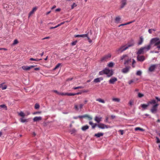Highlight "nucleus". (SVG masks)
I'll return each instance as SVG.
<instances>
[{"mask_svg": "<svg viewBox=\"0 0 160 160\" xmlns=\"http://www.w3.org/2000/svg\"><path fill=\"white\" fill-rule=\"evenodd\" d=\"M130 68V66H127L123 68L122 70V72L124 73H126L129 72Z\"/></svg>", "mask_w": 160, "mask_h": 160, "instance_id": "9", "label": "nucleus"}, {"mask_svg": "<svg viewBox=\"0 0 160 160\" xmlns=\"http://www.w3.org/2000/svg\"><path fill=\"white\" fill-rule=\"evenodd\" d=\"M42 117H36L33 119V120L34 122H37L42 119Z\"/></svg>", "mask_w": 160, "mask_h": 160, "instance_id": "22", "label": "nucleus"}, {"mask_svg": "<svg viewBox=\"0 0 160 160\" xmlns=\"http://www.w3.org/2000/svg\"><path fill=\"white\" fill-rule=\"evenodd\" d=\"M82 118H84L87 117V118H88L90 120H91L92 119V118L90 116H89L88 115H87V114H85V115H82Z\"/></svg>", "mask_w": 160, "mask_h": 160, "instance_id": "29", "label": "nucleus"}, {"mask_svg": "<svg viewBox=\"0 0 160 160\" xmlns=\"http://www.w3.org/2000/svg\"><path fill=\"white\" fill-rule=\"evenodd\" d=\"M88 36V34H82V35H75V37L76 38H84Z\"/></svg>", "mask_w": 160, "mask_h": 160, "instance_id": "19", "label": "nucleus"}, {"mask_svg": "<svg viewBox=\"0 0 160 160\" xmlns=\"http://www.w3.org/2000/svg\"><path fill=\"white\" fill-rule=\"evenodd\" d=\"M18 114L19 115L22 117L23 118H24L25 116V114L22 111H21L19 112L18 113Z\"/></svg>", "mask_w": 160, "mask_h": 160, "instance_id": "31", "label": "nucleus"}, {"mask_svg": "<svg viewBox=\"0 0 160 160\" xmlns=\"http://www.w3.org/2000/svg\"><path fill=\"white\" fill-rule=\"evenodd\" d=\"M81 94V92H77V93H74V95H79V94Z\"/></svg>", "mask_w": 160, "mask_h": 160, "instance_id": "56", "label": "nucleus"}, {"mask_svg": "<svg viewBox=\"0 0 160 160\" xmlns=\"http://www.w3.org/2000/svg\"><path fill=\"white\" fill-rule=\"evenodd\" d=\"M127 4V0H122L121 1V5L120 6V8H123L124 6Z\"/></svg>", "mask_w": 160, "mask_h": 160, "instance_id": "13", "label": "nucleus"}, {"mask_svg": "<svg viewBox=\"0 0 160 160\" xmlns=\"http://www.w3.org/2000/svg\"><path fill=\"white\" fill-rule=\"evenodd\" d=\"M144 52V51L142 47L138 50V51L137 52V54L138 55H140L143 54Z\"/></svg>", "mask_w": 160, "mask_h": 160, "instance_id": "17", "label": "nucleus"}, {"mask_svg": "<svg viewBox=\"0 0 160 160\" xmlns=\"http://www.w3.org/2000/svg\"><path fill=\"white\" fill-rule=\"evenodd\" d=\"M151 44L150 43L149 45L142 47L144 51V52H146L150 50L151 48Z\"/></svg>", "mask_w": 160, "mask_h": 160, "instance_id": "10", "label": "nucleus"}, {"mask_svg": "<svg viewBox=\"0 0 160 160\" xmlns=\"http://www.w3.org/2000/svg\"><path fill=\"white\" fill-rule=\"evenodd\" d=\"M102 118L101 117H99L97 116L95 117L94 120L98 123H99L101 121Z\"/></svg>", "mask_w": 160, "mask_h": 160, "instance_id": "21", "label": "nucleus"}, {"mask_svg": "<svg viewBox=\"0 0 160 160\" xmlns=\"http://www.w3.org/2000/svg\"><path fill=\"white\" fill-rule=\"evenodd\" d=\"M86 37L87 38L88 41L89 43H91L92 42V40L90 39V38L88 36Z\"/></svg>", "mask_w": 160, "mask_h": 160, "instance_id": "53", "label": "nucleus"}, {"mask_svg": "<svg viewBox=\"0 0 160 160\" xmlns=\"http://www.w3.org/2000/svg\"><path fill=\"white\" fill-rule=\"evenodd\" d=\"M0 108H4L6 110H7L8 109L7 106L5 104L0 105Z\"/></svg>", "mask_w": 160, "mask_h": 160, "instance_id": "35", "label": "nucleus"}, {"mask_svg": "<svg viewBox=\"0 0 160 160\" xmlns=\"http://www.w3.org/2000/svg\"><path fill=\"white\" fill-rule=\"evenodd\" d=\"M157 66V64H152L149 67L148 71L149 72H153Z\"/></svg>", "mask_w": 160, "mask_h": 160, "instance_id": "7", "label": "nucleus"}, {"mask_svg": "<svg viewBox=\"0 0 160 160\" xmlns=\"http://www.w3.org/2000/svg\"><path fill=\"white\" fill-rule=\"evenodd\" d=\"M121 18L120 16H118L115 19V22L116 23H118L121 20Z\"/></svg>", "mask_w": 160, "mask_h": 160, "instance_id": "24", "label": "nucleus"}, {"mask_svg": "<svg viewBox=\"0 0 160 160\" xmlns=\"http://www.w3.org/2000/svg\"><path fill=\"white\" fill-rule=\"evenodd\" d=\"M61 9L60 8H58L55 10L56 12H59L61 11Z\"/></svg>", "mask_w": 160, "mask_h": 160, "instance_id": "60", "label": "nucleus"}, {"mask_svg": "<svg viewBox=\"0 0 160 160\" xmlns=\"http://www.w3.org/2000/svg\"><path fill=\"white\" fill-rule=\"evenodd\" d=\"M155 98L158 101H160V98H158L157 97H155Z\"/></svg>", "mask_w": 160, "mask_h": 160, "instance_id": "59", "label": "nucleus"}, {"mask_svg": "<svg viewBox=\"0 0 160 160\" xmlns=\"http://www.w3.org/2000/svg\"><path fill=\"white\" fill-rule=\"evenodd\" d=\"M66 95L68 96H74V93H66Z\"/></svg>", "mask_w": 160, "mask_h": 160, "instance_id": "46", "label": "nucleus"}, {"mask_svg": "<svg viewBox=\"0 0 160 160\" xmlns=\"http://www.w3.org/2000/svg\"><path fill=\"white\" fill-rule=\"evenodd\" d=\"M151 45L154 44V46H157L158 49H160V39L158 38H152L150 41Z\"/></svg>", "mask_w": 160, "mask_h": 160, "instance_id": "1", "label": "nucleus"}, {"mask_svg": "<svg viewBox=\"0 0 160 160\" xmlns=\"http://www.w3.org/2000/svg\"><path fill=\"white\" fill-rule=\"evenodd\" d=\"M103 78L102 77L94 79L93 82L95 83H98L100 82L102 80Z\"/></svg>", "mask_w": 160, "mask_h": 160, "instance_id": "16", "label": "nucleus"}, {"mask_svg": "<svg viewBox=\"0 0 160 160\" xmlns=\"http://www.w3.org/2000/svg\"><path fill=\"white\" fill-rule=\"evenodd\" d=\"M156 139H157V143H160V140L159 139V138H158V137H156Z\"/></svg>", "mask_w": 160, "mask_h": 160, "instance_id": "54", "label": "nucleus"}, {"mask_svg": "<svg viewBox=\"0 0 160 160\" xmlns=\"http://www.w3.org/2000/svg\"><path fill=\"white\" fill-rule=\"evenodd\" d=\"M18 43V41L17 39H15L13 42V44L14 45H16Z\"/></svg>", "mask_w": 160, "mask_h": 160, "instance_id": "48", "label": "nucleus"}, {"mask_svg": "<svg viewBox=\"0 0 160 160\" xmlns=\"http://www.w3.org/2000/svg\"><path fill=\"white\" fill-rule=\"evenodd\" d=\"M40 106L39 104L36 103L35 105V108L36 109H38L39 108Z\"/></svg>", "mask_w": 160, "mask_h": 160, "instance_id": "41", "label": "nucleus"}, {"mask_svg": "<svg viewBox=\"0 0 160 160\" xmlns=\"http://www.w3.org/2000/svg\"><path fill=\"white\" fill-rule=\"evenodd\" d=\"M111 57V54L110 53H108L102 58L101 59V61L102 62L107 61Z\"/></svg>", "mask_w": 160, "mask_h": 160, "instance_id": "3", "label": "nucleus"}, {"mask_svg": "<svg viewBox=\"0 0 160 160\" xmlns=\"http://www.w3.org/2000/svg\"><path fill=\"white\" fill-rule=\"evenodd\" d=\"M83 88V87L78 86V87H74L73 88V89L74 90H76V89H78Z\"/></svg>", "mask_w": 160, "mask_h": 160, "instance_id": "40", "label": "nucleus"}, {"mask_svg": "<svg viewBox=\"0 0 160 160\" xmlns=\"http://www.w3.org/2000/svg\"><path fill=\"white\" fill-rule=\"evenodd\" d=\"M97 126L98 128H101L102 129L108 128L110 127L109 126L105 125L104 124L102 123H100L98 124Z\"/></svg>", "mask_w": 160, "mask_h": 160, "instance_id": "6", "label": "nucleus"}, {"mask_svg": "<svg viewBox=\"0 0 160 160\" xmlns=\"http://www.w3.org/2000/svg\"><path fill=\"white\" fill-rule=\"evenodd\" d=\"M119 131L120 132L121 134V135L123 134V130H120Z\"/></svg>", "mask_w": 160, "mask_h": 160, "instance_id": "62", "label": "nucleus"}, {"mask_svg": "<svg viewBox=\"0 0 160 160\" xmlns=\"http://www.w3.org/2000/svg\"><path fill=\"white\" fill-rule=\"evenodd\" d=\"M89 128V126L88 125H85L83 126L81 129L83 131H85L87 129H88Z\"/></svg>", "mask_w": 160, "mask_h": 160, "instance_id": "26", "label": "nucleus"}, {"mask_svg": "<svg viewBox=\"0 0 160 160\" xmlns=\"http://www.w3.org/2000/svg\"><path fill=\"white\" fill-rule=\"evenodd\" d=\"M82 116H77V117H73V118L74 119H78V118H82Z\"/></svg>", "mask_w": 160, "mask_h": 160, "instance_id": "47", "label": "nucleus"}, {"mask_svg": "<svg viewBox=\"0 0 160 160\" xmlns=\"http://www.w3.org/2000/svg\"><path fill=\"white\" fill-rule=\"evenodd\" d=\"M83 106V104H80L79 105V108L80 109H81L82 108Z\"/></svg>", "mask_w": 160, "mask_h": 160, "instance_id": "61", "label": "nucleus"}, {"mask_svg": "<svg viewBox=\"0 0 160 160\" xmlns=\"http://www.w3.org/2000/svg\"><path fill=\"white\" fill-rule=\"evenodd\" d=\"M89 124L92 126V128H94L95 127L97 126L98 124H94L92 121H90L89 122Z\"/></svg>", "mask_w": 160, "mask_h": 160, "instance_id": "27", "label": "nucleus"}, {"mask_svg": "<svg viewBox=\"0 0 160 160\" xmlns=\"http://www.w3.org/2000/svg\"><path fill=\"white\" fill-rule=\"evenodd\" d=\"M117 80L118 79L116 78L113 77L109 80V83L110 84H114Z\"/></svg>", "mask_w": 160, "mask_h": 160, "instance_id": "8", "label": "nucleus"}, {"mask_svg": "<svg viewBox=\"0 0 160 160\" xmlns=\"http://www.w3.org/2000/svg\"><path fill=\"white\" fill-rule=\"evenodd\" d=\"M137 59L138 61L142 62L145 59V57L143 56L138 55L137 57Z\"/></svg>", "mask_w": 160, "mask_h": 160, "instance_id": "12", "label": "nucleus"}, {"mask_svg": "<svg viewBox=\"0 0 160 160\" xmlns=\"http://www.w3.org/2000/svg\"><path fill=\"white\" fill-rule=\"evenodd\" d=\"M114 64V63L113 62H111L109 63L108 64V66L109 67L112 68L113 67Z\"/></svg>", "mask_w": 160, "mask_h": 160, "instance_id": "34", "label": "nucleus"}, {"mask_svg": "<svg viewBox=\"0 0 160 160\" xmlns=\"http://www.w3.org/2000/svg\"><path fill=\"white\" fill-rule=\"evenodd\" d=\"M144 96V95L143 94H142L140 93H138V97L140 98H141L142 97H143Z\"/></svg>", "mask_w": 160, "mask_h": 160, "instance_id": "44", "label": "nucleus"}, {"mask_svg": "<svg viewBox=\"0 0 160 160\" xmlns=\"http://www.w3.org/2000/svg\"><path fill=\"white\" fill-rule=\"evenodd\" d=\"M132 67L133 68H134L135 67V66L134 65V64L136 62L135 60L134 59H132Z\"/></svg>", "mask_w": 160, "mask_h": 160, "instance_id": "50", "label": "nucleus"}, {"mask_svg": "<svg viewBox=\"0 0 160 160\" xmlns=\"http://www.w3.org/2000/svg\"><path fill=\"white\" fill-rule=\"evenodd\" d=\"M128 56L127 55H123L120 57V60L122 61L124 60L125 61L128 58Z\"/></svg>", "mask_w": 160, "mask_h": 160, "instance_id": "15", "label": "nucleus"}, {"mask_svg": "<svg viewBox=\"0 0 160 160\" xmlns=\"http://www.w3.org/2000/svg\"><path fill=\"white\" fill-rule=\"evenodd\" d=\"M96 100L102 103H105V101L100 98H98L96 99Z\"/></svg>", "mask_w": 160, "mask_h": 160, "instance_id": "30", "label": "nucleus"}, {"mask_svg": "<svg viewBox=\"0 0 160 160\" xmlns=\"http://www.w3.org/2000/svg\"><path fill=\"white\" fill-rule=\"evenodd\" d=\"M50 38V37H45L44 38H42V40H44L45 39H49Z\"/></svg>", "mask_w": 160, "mask_h": 160, "instance_id": "63", "label": "nucleus"}, {"mask_svg": "<svg viewBox=\"0 0 160 160\" xmlns=\"http://www.w3.org/2000/svg\"><path fill=\"white\" fill-rule=\"evenodd\" d=\"M148 103L149 105L150 104H154V105L156 103V101L154 99L151 100L150 101L148 102Z\"/></svg>", "mask_w": 160, "mask_h": 160, "instance_id": "25", "label": "nucleus"}, {"mask_svg": "<svg viewBox=\"0 0 160 160\" xmlns=\"http://www.w3.org/2000/svg\"><path fill=\"white\" fill-rule=\"evenodd\" d=\"M143 41V38L142 36L140 37L139 40L138 42V45H141Z\"/></svg>", "mask_w": 160, "mask_h": 160, "instance_id": "20", "label": "nucleus"}, {"mask_svg": "<svg viewBox=\"0 0 160 160\" xmlns=\"http://www.w3.org/2000/svg\"><path fill=\"white\" fill-rule=\"evenodd\" d=\"M142 72L141 71H138L137 72L136 75L138 76H140L142 74Z\"/></svg>", "mask_w": 160, "mask_h": 160, "instance_id": "43", "label": "nucleus"}, {"mask_svg": "<svg viewBox=\"0 0 160 160\" xmlns=\"http://www.w3.org/2000/svg\"><path fill=\"white\" fill-rule=\"evenodd\" d=\"M135 130L136 131H137V130H140L141 131H143V129L141 128H139V127L136 128H135Z\"/></svg>", "mask_w": 160, "mask_h": 160, "instance_id": "49", "label": "nucleus"}, {"mask_svg": "<svg viewBox=\"0 0 160 160\" xmlns=\"http://www.w3.org/2000/svg\"><path fill=\"white\" fill-rule=\"evenodd\" d=\"M74 108L76 110L78 111L79 110V108L78 107V106L77 104H75Z\"/></svg>", "mask_w": 160, "mask_h": 160, "instance_id": "51", "label": "nucleus"}, {"mask_svg": "<svg viewBox=\"0 0 160 160\" xmlns=\"http://www.w3.org/2000/svg\"><path fill=\"white\" fill-rule=\"evenodd\" d=\"M131 59L128 57V58L125 61L124 64L126 66L128 65L131 62Z\"/></svg>", "mask_w": 160, "mask_h": 160, "instance_id": "14", "label": "nucleus"}, {"mask_svg": "<svg viewBox=\"0 0 160 160\" xmlns=\"http://www.w3.org/2000/svg\"><path fill=\"white\" fill-rule=\"evenodd\" d=\"M37 9V8L36 7H34L32 9V10L29 13V18L31 15L33 14L34 12Z\"/></svg>", "mask_w": 160, "mask_h": 160, "instance_id": "23", "label": "nucleus"}, {"mask_svg": "<svg viewBox=\"0 0 160 160\" xmlns=\"http://www.w3.org/2000/svg\"><path fill=\"white\" fill-rule=\"evenodd\" d=\"M104 133L102 132H99L94 135V136L97 138L100 137L102 136L103 135Z\"/></svg>", "mask_w": 160, "mask_h": 160, "instance_id": "18", "label": "nucleus"}, {"mask_svg": "<svg viewBox=\"0 0 160 160\" xmlns=\"http://www.w3.org/2000/svg\"><path fill=\"white\" fill-rule=\"evenodd\" d=\"M66 93H59V95H66Z\"/></svg>", "mask_w": 160, "mask_h": 160, "instance_id": "58", "label": "nucleus"}, {"mask_svg": "<svg viewBox=\"0 0 160 160\" xmlns=\"http://www.w3.org/2000/svg\"><path fill=\"white\" fill-rule=\"evenodd\" d=\"M3 83L0 84V88H2V90H5L7 88V86L6 85H3Z\"/></svg>", "mask_w": 160, "mask_h": 160, "instance_id": "28", "label": "nucleus"}, {"mask_svg": "<svg viewBox=\"0 0 160 160\" xmlns=\"http://www.w3.org/2000/svg\"><path fill=\"white\" fill-rule=\"evenodd\" d=\"M158 104H155L153 106L151 111L152 113H155L157 111V107L158 106Z\"/></svg>", "mask_w": 160, "mask_h": 160, "instance_id": "5", "label": "nucleus"}, {"mask_svg": "<svg viewBox=\"0 0 160 160\" xmlns=\"http://www.w3.org/2000/svg\"><path fill=\"white\" fill-rule=\"evenodd\" d=\"M34 67V66L33 65L30 66H22V68L23 70H28L31 69V68H33Z\"/></svg>", "mask_w": 160, "mask_h": 160, "instance_id": "11", "label": "nucleus"}, {"mask_svg": "<svg viewBox=\"0 0 160 160\" xmlns=\"http://www.w3.org/2000/svg\"><path fill=\"white\" fill-rule=\"evenodd\" d=\"M77 6V5L75 3H73V4L71 5V9H73L74 8V7H76Z\"/></svg>", "mask_w": 160, "mask_h": 160, "instance_id": "42", "label": "nucleus"}, {"mask_svg": "<svg viewBox=\"0 0 160 160\" xmlns=\"http://www.w3.org/2000/svg\"><path fill=\"white\" fill-rule=\"evenodd\" d=\"M112 100L113 101L116 102H119L120 101V99L119 98H114L112 99Z\"/></svg>", "mask_w": 160, "mask_h": 160, "instance_id": "39", "label": "nucleus"}, {"mask_svg": "<svg viewBox=\"0 0 160 160\" xmlns=\"http://www.w3.org/2000/svg\"><path fill=\"white\" fill-rule=\"evenodd\" d=\"M77 42V41H73L71 43V45L72 46H74L76 44Z\"/></svg>", "mask_w": 160, "mask_h": 160, "instance_id": "45", "label": "nucleus"}, {"mask_svg": "<svg viewBox=\"0 0 160 160\" xmlns=\"http://www.w3.org/2000/svg\"><path fill=\"white\" fill-rule=\"evenodd\" d=\"M53 92H55V93H57V94H59V92H58L56 90H54L53 91Z\"/></svg>", "mask_w": 160, "mask_h": 160, "instance_id": "64", "label": "nucleus"}, {"mask_svg": "<svg viewBox=\"0 0 160 160\" xmlns=\"http://www.w3.org/2000/svg\"><path fill=\"white\" fill-rule=\"evenodd\" d=\"M134 81L133 80H130L128 82V84H131Z\"/></svg>", "mask_w": 160, "mask_h": 160, "instance_id": "57", "label": "nucleus"}, {"mask_svg": "<svg viewBox=\"0 0 160 160\" xmlns=\"http://www.w3.org/2000/svg\"><path fill=\"white\" fill-rule=\"evenodd\" d=\"M20 121L22 123H24L25 122H28V120L26 119H23V118H21L20 119Z\"/></svg>", "mask_w": 160, "mask_h": 160, "instance_id": "36", "label": "nucleus"}, {"mask_svg": "<svg viewBox=\"0 0 160 160\" xmlns=\"http://www.w3.org/2000/svg\"><path fill=\"white\" fill-rule=\"evenodd\" d=\"M105 69H104L103 70L99 72V75H103L104 74H105Z\"/></svg>", "mask_w": 160, "mask_h": 160, "instance_id": "38", "label": "nucleus"}, {"mask_svg": "<svg viewBox=\"0 0 160 160\" xmlns=\"http://www.w3.org/2000/svg\"><path fill=\"white\" fill-rule=\"evenodd\" d=\"M105 74L107 75L108 77L112 76L113 74V72L112 70H110L107 68H105Z\"/></svg>", "mask_w": 160, "mask_h": 160, "instance_id": "4", "label": "nucleus"}, {"mask_svg": "<svg viewBox=\"0 0 160 160\" xmlns=\"http://www.w3.org/2000/svg\"><path fill=\"white\" fill-rule=\"evenodd\" d=\"M61 63H58L55 67V68H53V70H56V69H58L61 65Z\"/></svg>", "mask_w": 160, "mask_h": 160, "instance_id": "37", "label": "nucleus"}, {"mask_svg": "<svg viewBox=\"0 0 160 160\" xmlns=\"http://www.w3.org/2000/svg\"><path fill=\"white\" fill-rule=\"evenodd\" d=\"M135 22V20H133L130 22H128L127 23H125L126 25Z\"/></svg>", "mask_w": 160, "mask_h": 160, "instance_id": "52", "label": "nucleus"}, {"mask_svg": "<svg viewBox=\"0 0 160 160\" xmlns=\"http://www.w3.org/2000/svg\"><path fill=\"white\" fill-rule=\"evenodd\" d=\"M41 112H33V114L34 115H35V114H40L41 113Z\"/></svg>", "mask_w": 160, "mask_h": 160, "instance_id": "55", "label": "nucleus"}, {"mask_svg": "<svg viewBox=\"0 0 160 160\" xmlns=\"http://www.w3.org/2000/svg\"><path fill=\"white\" fill-rule=\"evenodd\" d=\"M149 104L148 103L147 104H142L141 105L142 107L144 109H146L149 106Z\"/></svg>", "mask_w": 160, "mask_h": 160, "instance_id": "32", "label": "nucleus"}, {"mask_svg": "<svg viewBox=\"0 0 160 160\" xmlns=\"http://www.w3.org/2000/svg\"><path fill=\"white\" fill-rule=\"evenodd\" d=\"M42 60V59H38V58H31L29 59V60L30 61H40Z\"/></svg>", "mask_w": 160, "mask_h": 160, "instance_id": "33", "label": "nucleus"}, {"mask_svg": "<svg viewBox=\"0 0 160 160\" xmlns=\"http://www.w3.org/2000/svg\"><path fill=\"white\" fill-rule=\"evenodd\" d=\"M133 45V44H130L129 45L126 44L121 46L120 48L117 50L116 52L118 53H121L124 51L127 50L129 47H132Z\"/></svg>", "mask_w": 160, "mask_h": 160, "instance_id": "2", "label": "nucleus"}]
</instances>
